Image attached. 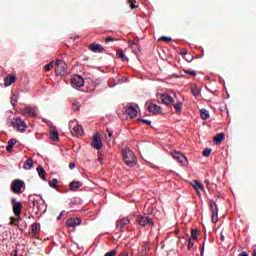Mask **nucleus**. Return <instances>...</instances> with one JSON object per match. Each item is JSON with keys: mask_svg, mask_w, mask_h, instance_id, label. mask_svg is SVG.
Listing matches in <instances>:
<instances>
[{"mask_svg": "<svg viewBox=\"0 0 256 256\" xmlns=\"http://www.w3.org/2000/svg\"><path fill=\"white\" fill-rule=\"evenodd\" d=\"M122 157L128 167H135L137 165V158L129 147L122 149Z\"/></svg>", "mask_w": 256, "mask_h": 256, "instance_id": "obj_1", "label": "nucleus"}, {"mask_svg": "<svg viewBox=\"0 0 256 256\" xmlns=\"http://www.w3.org/2000/svg\"><path fill=\"white\" fill-rule=\"evenodd\" d=\"M69 129L75 137H81L83 135V126L79 125L76 119L69 122Z\"/></svg>", "mask_w": 256, "mask_h": 256, "instance_id": "obj_2", "label": "nucleus"}, {"mask_svg": "<svg viewBox=\"0 0 256 256\" xmlns=\"http://www.w3.org/2000/svg\"><path fill=\"white\" fill-rule=\"evenodd\" d=\"M138 225H140V227H154L155 222H153V218H150L148 216H138L136 219Z\"/></svg>", "mask_w": 256, "mask_h": 256, "instance_id": "obj_3", "label": "nucleus"}, {"mask_svg": "<svg viewBox=\"0 0 256 256\" xmlns=\"http://www.w3.org/2000/svg\"><path fill=\"white\" fill-rule=\"evenodd\" d=\"M25 187V182L23 180H14L12 183H11V190L13 191V193H16V194H21L23 193V189Z\"/></svg>", "mask_w": 256, "mask_h": 256, "instance_id": "obj_4", "label": "nucleus"}, {"mask_svg": "<svg viewBox=\"0 0 256 256\" xmlns=\"http://www.w3.org/2000/svg\"><path fill=\"white\" fill-rule=\"evenodd\" d=\"M22 209H23V204H21L20 201H17L16 198H12V210L15 217H18V219H21Z\"/></svg>", "mask_w": 256, "mask_h": 256, "instance_id": "obj_5", "label": "nucleus"}, {"mask_svg": "<svg viewBox=\"0 0 256 256\" xmlns=\"http://www.w3.org/2000/svg\"><path fill=\"white\" fill-rule=\"evenodd\" d=\"M56 75H65L67 73V63L63 60H56Z\"/></svg>", "mask_w": 256, "mask_h": 256, "instance_id": "obj_6", "label": "nucleus"}, {"mask_svg": "<svg viewBox=\"0 0 256 256\" xmlns=\"http://www.w3.org/2000/svg\"><path fill=\"white\" fill-rule=\"evenodd\" d=\"M71 85L74 89H81L85 85V80L83 76L75 75L71 78Z\"/></svg>", "mask_w": 256, "mask_h": 256, "instance_id": "obj_7", "label": "nucleus"}, {"mask_svg": "<svg viewBox=\"0 0 256 256\" xmlns=\"http://www.w3.org/2000/svg\"><path fill=\"white\" fill-rule=\"evenodd\" d=\"M131 223V220L129 218L124 217L116 222V229L120 231V233H123L125 231V227Z\"/></svg>", "mask_w": 256, "mask_h": 256, "instance_id": "obj_8", "label": "nucleus"}, {"mask_svg": "<svg viewBox=\"0 0 256 256\" xmlns=\"http://www.w3.org/2000/svg\"><path fill=\"white\" fill-rule=\"evenodd\" d=\"M12 125L18 129V131H27V124L25 123V121H23V119L21 118H16L13 122Z\"/></svg>", "mask_w": 256, "mask_h": 256, "instance_id": "obj_9", "label": "nucleus"}, {"mask_svg": "<svg viewBox=\"0 0 256 256\" xmlns=\"http://www.w3.org/2000/svg\"><path fill=\"white\" fill-rule=\"evenodd\" d=\"M158 99H160V101H162L164 105H173V103H175V100L173 99V97H171V95L167 93L160 94L158 96Z\"/></svg>", "mask_w": 256, "mask_h": 256, "instance_id": "obj_10", "label": "nucleus"}, {"mask_svg": "<svg viewBox=\"0 0 256 256\" xmlns=\"http://www.w3.org/2000/svg\"><path fill=\"white\" fill-rule=\"evenodd\" d=\"M210 209L212 212V223H215V217L219 215V208L217 207V202L214 200H210Z\"/></svg>", "mask_w": 256, "mask_h": 256, "instance_id": "obj_11", "label": "nucleus"}, {"mask_svg": "<svg viewBox=\"0 0 256 256\" xmlns=\"http://www.w3.org/2000/svg\"><path fill=\"white\" fill-rule=\"evenodd\" d=\"M22 115H24V117H37V110L33 107H27L22 109Z\"/></svg>", "mask_w": 256, "mask_h": 256, "instance_id": "obj_12", "label": "nucleus"}, {"mask_svg": "<svg viewBox=\"0 0 256 256\" xmlns=\"http://www.w3.org/2000/svg\"><path fill=\"white\" fill-rule=\"evenodd\" d=\"M81 223H83V220H81V218H69L66 221V227L71 229V227H76V225H81Z\"/></svg>", "mask_w": 256, "mask_h": 256, "instance_id": "obj_13", "label": "nucleus"}, {"mask_svg": "<svg viewBox=\"0 0 256 256\" xmlns=\"http://www.w3.org/2000/svg\"><path fill=\"white\" fill-rule=\"evenodd\" d=\"M92 147H94V149H97L99 151V149H103V141H101V138H99V135H94L93 140H92Z\"/></svg>", "mask_w": 256, "mask_h": 256, "instance_id": "obj_14", "label": "nucleus"}, {"mask_svg": "<svg viewBox=\"0 0 256 256\" xmlns=\"http://www.w3.org/2000/svg\"><path fill=\"white\" fill-rule=\"evenodd\" d=\"M125 113L129 119H135V117H137V109L133 106L126 107Z\"/></svg>", "mask_w": 256, "mask_h": 256, "instance_id": "obj_15", "label": "nucleus"}, {"mask_svg": "<svg viewBox=\"0 0 256 256\" xmlns=\"http://www.w3.org/2000/svg\"><path fill=\"white\" fill-rule=\"evenodd\" d=\"M172 157L179 161V163H187V157H185V155L181 154L180 152L174 151L172 153Z\"/></svg>", "mask_w": 256, "mask_h": 256, "instance_id": "obj_16", "label": "nucleus"}, {"mask_svg": "<svg viewBox=\"0 0 256 256\" xmlns=\"http://www.w3.org/2000/svg\"><path fill=\"white\" fill-rule=\"evenodd\" d=\"M89 49L93 53H103L104 51V48L103 46H101V44H90Z\"/></svg>", "mask_w": 256, "mask_h": 256, "instance_id": "obj_17", "label": "nucleus"}, {"mask_svg": "<svg viewBox=\"0 0 256 256\" xmlns=\"http://www.w3.org/2000/svg\"><path fill=\"white\" fill-rule=\"evenodd\" d=\"M41 231V224L39 223H33L32 224V237L37 238V235H39V232Z\"/></svg>", "mask_w": 256, "mask_h": 256, "instance_id": "obj_18", "label": "nucleus"}, {"mask_svg": "<svg viewBox=\"0 0 256 256\" xmlns=\"http://www.w3.org/2000/svg\"><path fill=\"white\" fill-rule=\"evenodd\" d=\"M80 187H83V182L81 181L70 182V191H77Z\"/></svg>", "mask_w": 256, "mask_h": 256, "instance_id": "obj_19", "label": "nucleus"}, {"mask_svg": "<svg viewBox=\"0 0 256 256\" xmlns=\"http://www.w3.org/2000/svg\"><path fill=\"white\" fill-rule=\"evenodd\" d=\"M148 111H150V113L159 114L161 113V107L156 104H150L148 106Z\"/></svg>", "mask_w": 256, "mask_h": 256, "instance_id": "obj_20", "label": "nucleus"}, {"mask_svg": "<svg viewBox=\"0 0 256 256\" xmlns=\"http://www.w3.org/2000/svg\"><path fill=\"white\" fill-rule=\"evenodd\" d=\"M33 167H35V165L33 164V158H28L25 162H24V169L26 171H31V169H33Z\"/></svg>", "mask_w": 256, "mask_h": 256, "instance_id": "obj_21", "label": "nucleus"}, {"mask_svg": "<svg viewBox=\"0 0 256 256\" xmlns=\"http://www.w3.org/2000/svg\"><path fill=\"white\" fill-rule=\"evenodd\" d=\"M36 171H37L40 179H42V181H47V178L45 177V168H43V166H38L36 168Z\"/></svg>", "mask_w": 256, "mask_h": 256, "instance_id": "obj_22", "label": "nucleus"}, {"mask_svg": "<svg viewBox=\"0 0 256 256\" xmlns=\"http://www.w3.org/2000/svg\"><path fill=\"white\" fill-rule=\"evenodd\" d=\"M192 186L194 187L195 191H205V186L199 181L194 180L192 182Z\"/></svg>", "mask_w": 256, "mask_h": 256, "instance_id": "obj_23", "label": "nucleus"}, {"mask_svg": "<svg viewBox=\"0 0 256 256\" xmlns=\"http://www.w3.org/2000/svg\"><path fill=\"white\" fill-rule=\"evenodd\" d=\"M200 117L201 119H203V121H207V119L211 117V115L209 114V110L202 108L200 110Z\"/></svg>", "mask_w": 256, "mask_h": 256, "instance_id": "obj_24", "label": "nucleus"}, {"mask_svg": "<svg viewBox=\"0 0 256 256\" xmlns=\"http://www.w3.org/2000/svg\"><path fill=\"white\" fill-rule=\"evenodd\" d=\"M13 83H15V76H7L4 79L5 87H9L10 85H13Z\"/></svg>", "mask_w": 256, "mask_h": 256, "instance_id": "obj_25", "label": "nucleus"}, {"mask_svg": "<svg viewBox=\"0 0 256 256\" xmlns=\"http://www.w3.org/2000/svg\"><path fill=\"white\" fill-rule=\"evenodd\" d=\"M174 109H175L177 115H181V111H183V102L177 101L174 104Z\"/></svg>", "mask_w": 256, "mask_h": 256, "instance_id": "obj_26", "label": "nucleus"}, {"mask_svg": "<svg viewBox=\"0 0 256 256\" xmlns=\"http://www.w3.org/2000/svg\"><path fill=\"white\" fill-rule=\"evenodd\" d=\"M116 55L122 59V61L128 63L129 62V58L125 55V53L123 52V50L119 49L116 52Z\"/></svg>", "mask_w": 256, "mask_h": 256, "instance_id": "obj_27", "label": "nucleus"}, {"mask_svg": "<svg viewBox=\"0 0 256 256\" xmlns=\"http://www.w3.org/2000/svg\"><path fill=\"white\" fill-rule=\"evenodd\" d=\"M50 139H52V141H59V133L57 132L56 128L52 129L50 133Z\"/></svg>", "mask_w": 256, "mask_h": 256, "instance_id": "obj_28", "label": "nucleus"}, {"mask_svg": "<svg viewBox=\"0 0 256 256\" xmlns=\"http://www.w3.org/2000/svg\"><path fill=\"white\" fill-rule=\"evenodd\" d=\"M223 139H225V134L219 133L214 137V143H216V145H219L221 144V141H223Z\"/></svg>", "mask_w": 256, "mask_h": 256, "instance_id": "obj_29", "label": "nucleus"}, {"mask_svg": "<svg viewBox=\"0 0 256 256\" xmlns=\"http://www.w3.org/2000/svg\"><path fill=\"white\" fill-rule=\"evenodd\" d=\"M105 137H106L107 143H109L113 138V131H111V129L107 128L106 132H105Z\"/></svg>", "mask_w": 256, "mask_h": 256, "instance_id": "obj_30", "label": "nucleus"}, {"mask_svg": "<svg viewBox=\"0 0 256 256\" xmlns=\"http://www.w3.org/2000/svg\"><path fill=\"white\" fill-rule=\"evenodd\" d=\"M18 99H19V95L17 93L12 94L10 98V103L13 107H15Z\"/></svg>", "mask_w": 256, "mask_h": 256, "instance_id": "obj_31", "label": "nucleus"}, {"mask_svg": "<svg viewBox=\"0 0 256 256\" xmlns=\"http://www.w3.org/2000/svg\"><path fill=\"white\" fill-rule=\"evenodd\" d=\"M19 221H21V218H15V217H11L10 218V225H19Z\"/></svg>", "mask_w": 256, "mask_h": 256, "instance_id": "obj_32", "label": "nucleus"}, {"mask_svg": "<svg viewBox=\"0 0 256 256\" xmlns=\"http://www.w3.org/2000/svg\"><path fill=\"white\" fill-rule=\"evenodd\" d=\"M72 107L74 111H79L81 109V103L75 101L73 102Z\"/></svg>", "mask_w": 256, "mask_h": 256, "instance_id": "obj_33", "label": "nucleus"}, {"mask_svg": "<svg viewBox=\"0 0 256 256\" xmlns=\"http://www.w3.org/2000/svg\"><path fill=\"white\" fill-rule=\"evenodd\" d=\"M192 95H194V97H199V95H201V90H199V88H192Z\"/></svg>", "mask_w": 256, "mask_h": 256, "instance_id": "obj_34", "label": "nucleus"}, {"mask_svg": "<svg viewBox=\"0 0 256 256\" xmlns=\"http://www.w3.org/2000/svg\"><path fill=\"white\" fill-rule=\"evenodd\" d=\"M211 151V148H206L205 150H203L202 155L204 157H209V155H211Z\"/></svg>", "mask_w": 256, "mask_h": 256, "instance_id": "obj_35", "label": "nucleus"}, {"mask_svg": "<svg viewBox=\"0 0 256 256\" xmlns=\"http://www.w3.org/2000/svg\"><path fill=\"white\" fill-rule=\"evenodd\" d=\"M158 41H165L166 43H169V41H172V38L167 36H162L158 39Z\"/></svg>", "mask_w": 256, "mask_h": 256, "instance_id": "obj_36", "label": "nucleus"}, {"mask_svg": "<svg viewBox=\"0 0 256 256\" xmlns=\"http://www.w3.org/2000/svg\"><path fill=\"white\" fill-rule=\"evenodd\" d=\"M192 239L197 240L199 238V232L197 230H192Z\"/></svg>", "mask_w": 256, "mask_h": 256, "instance_id": "obj_37", "label": "nucleus"}, {"mask_svg": "<svg viewBox=\"0 0 256 256\" xmlns=\"http://www.w3.org/2000/svg\"><path fill=\"white\" fill-rule=\"evenodd\" d=\"M185 73L187 75H191L192 77H195V75H197V72L195 70H185Z\"/></svg>", "mask_w": 256, "mask_h": 256, "instance_id": "obj_38", "label": "nucleus"}, {"mask_svg": "<svg viewBox=\"0 0 256 256\" xmlns=\"http://www.w3.org/2000/svg\"><path fill=\"white\" fill-rule=\"evenodd\" d=\"M16 143H17V139H15V138H12V139H10V140L8 141V145H9L10 147H13Z\"/></svg>", "mask_w": 256, "mask_h": 256, "instance_id": "obj_39", "label": "nucleus"}, {"mask_svg": "<svg viewBox=\"0 0 256 256\" xmlns=\"http://www.w3.org/2000/svg\"><path fill=\"white\" fill-rule=\"evenodd\" d=\"M117 255V250H111L107 252L104 256H115Z\"/></svg>", "mask_w": 256, "mask_h": 256, "instance_id": "obj_40", "label": "nucleus"}, {"mask_svg": "<svg viewBox=\"0 0 256 256\" xmlns=\"http://www.w3.org/2000/svg\"><path fill=\"white\" fill-rule=\"evenodd\" d=\"M51 67H53V62L45 65V71H51Z\"/></svg>", "mask_w": 256, "mask_h": 256, "instance_id": "obj_41", "label": "nucleus"}, {"mask_svg": "<svg viewBox=\"0 0 256 256\" xmlns=\"http://www.w3.org/2000/svg\"><path fill=\"white\" fill-rule=\"evenodd\" d=\"M138 121H141L142 123H145L146 125H151V120H147V119H138Z\"/></svg>", "mask_w": 256, "mask_h": 256, "instance_id": "obj_42", "label": "nucleus"}, {"mask_svg": "<svg viewBox=\"0 0 256 256\" xmlns=\"http://www.w3.org/2000/svg\"><path fill=\"white\" fill-rule=\"evenodd\" d=\"M194 245H195V243L193 242V240L189 239L188 240V248L191 249Z\"/></svg>", "mask_w": 256, "mask_h": 256, "instance_id": "obj_43", "label": "nucleus"}, {"mask_svg": "<svg viewBox=\"0 0 256 256\" xmlns=\"http://www.w3.org/2000/svg\"><path fill=\"white\" fill-rule=\"evenodd\" d=\"M63 215H65V210H63L57 217V221H61V217H63Z\"/></svg>", "mask_w": 256, "mask_h": 256, "instance_id": "obj_44", "label": "nucleus"}, {"mask_svg": "<svg viewBox=\"0 0 256 256\" xmlns=\"http://www.w3.org/2000/svg\"><path fill=\"white\" fill-rule=\"evenodd\" d=\"M49 186L52 187V189H57V184L53 182H49Z\"/></svg>", "mask_w": 256, "mask_h": 256, "instance_id": "obj_45", "label": "nucleus"}, {"mask_svg": "<svg viewBox=\"0 0 256 256\" xmlns=\"http://www.w3.org/2000/svg\"><path fill=\"white\" fill-rule=\"evenodd\" d=\"M111 41H114L113 37L109 36L106 38V43H111Z\"/></svg>", "mask_w": 256, "mask_h": 256, "instance_id": "obj_46", "label": "nucleus"}, {"mask_svg": "<svg viewBox=\"0 0 256 256\" xmlns=\"http://www.w3.org/2000/svg\"><path fill=\"white\" fill-rule=\"evenodd\" d=\"M13 150V146H9V144L6 146V151L11 152Z\"/></svg>", "mask_w": 256, "mask_h": 256, "instance_id": "obj_47", "label": "nucleus"}, {"mask_svg": "<svg viewBox=\"0 0 256 256\" xmlns=\"http://www.w3.org/2000/svg\"><path fill=\"white\" fill-rule=\"evenodd\" d=\"M118 256H129V253H127V251H123Z\"/></svg>", "mask_w": 256, "mask_h": 256, "instance_id": "obj_48", "label": "nucleus"}, {"mask_svg": "<svg viewBox=\"0 0 256 256\" xmlns=\"http://www.w3.org/2000/svg\"><path fill=\"white\" fill-rule=\"evenodd\" d=\"M75 167H76L75 163L72 162L69 164V169H75Z\"/></svg>", "mask_w": 256, "mask_h": 256, "instance_id": "obj_49", "label": "nucleus"}, {"mask_svg": "<svg viewBox=\"0 0 256 256\" xmlns=\"http://www.w3.org/2000/svg\"><path fill=\"white\" fill-rule=\"evenodd\" d=\"M203 253H205V244H202V251H201V255H203Z\"/></svg>", "mask_w": 256, "mask_h": 256, "instance_id": "obj_50", "label": "nucleus"}, {"mask_svg": "<svg viewBox=\"0 0 256 256\" xmlns=\"http://www.w3.org/2000/svg\"><path fill=\"white\" fill-rule=\"evenodd\" d=\"M130 7H131V9H136L137 8V6H135V3H131Z\"/></svg>", "mask_w": 256, "mask_h": 256, "instance_id": "obj_51", "label": "nucleus"}, {"mask_svg": "<svg viewBox=\"0 0 256 256\" xmlns=\"http://www.w3.org/2000/svg\"><path fill=\"white\" fill-rule=\"evenodd\" d=\"M98 161H99L100 163H103V157L99 156V157H98Z\"/></svg>", "mask_w": 256, "mask_h": 256, "instance_id": "obj_52", "label": "nucleus"}, {"mask_svg": "<svg viewBox=\"0 0 256 256\" xmlns=\"http://www.w3.org/2000/svg\"><path fill=\"white\" fill-rule=\"evenodd\" d=\"M240 256H249L247 252H243Z\"/></svg>", "mask_w": 256, "mask_h": 256, "instance_id": "obj_53", "label": "nucleus"}, {"mask_svg": "<svg viewBox=\"0 0 256 256\" xmlns=\"http://www.w3.org/2000/svg\"><path fill=\"white\" fill-rule=\"evenodd\" d=\"M183 55H187V50H182Z\"/></svg>", "mask_w": 256, "mask_h": 256, "instance_id": "obj_54", "label": "nucleus"}, {"mask_svg": "<svg viewBox=\"0 0 256 256\" xmlns=\"http://www.w3.org/2000/svg\"><path fill=\"white\" fill-rule=\"evenodd\" d=\"M221 239L222 241H225V236L223 234H221Z\"/></svg>", "mask_w": 256, "mask_h": 256, "instance_id": "obj_55", "label": "nucleus"}, {"mask_svg": "<svg viewBox=\"0 0 256 256\" xmlns=\"http://www.w3.org/2000/svg\"><path fill=\"white\" fill-rule=\"evenodd\" d=\"M204 183H205L206 185H209V180H205Z\"/></svg>", "mask_w": 256, "mask_h": 256, "instance_id": "obj_56", "label": "nucleus"}, {"mask_svg": "<svg viewBox=\"0 0 256 256\" xmlns=\"http://www.w3.org/2000/svg\"><path fill=\"white\" fill-rule=\"evenodd\" d=\"M196 192H197V195H201V191L200 190H198Z\"/></svg>", "mask_w": 256, "mask_h": 256, "instance_id": "obj_57", "label": "nucleus"}, {"mask_svg": "<svg viewBox=\"0 0 256 256\" xmlns=\"http://www.w3.org/2000/svg\"><path fill=\"white\" fill-rule=\"evenodd\" d=\"M130 45H133V41H129Z\"/></svg>", "mask_w": 256, "mask_h": 256, "instance_id": "obj_58", "label": "nucleus"}, {"mask_svg": "<svg viewBox=\"0 0 256 256\" xmlns=\"http://www.w3.org/2000/svg\"><path fill=\"white\" fill-rule=\"evenodd\" d=\"M44 123H47V120L46 119H43Z\"/></svg>", "mask_w": 256, "mask_h": 256, "instance_id": "obj_59", "label": "nucleus"}, {"mask_svg": "<svg viewBox=\"0 0 256 256\" xmlns=\"http://www.w3.org/2000/svg\"><path fill=\"white\" fill-rule=\"evenodd\" d=\"M53 181H54V183H57V179H54Z\"/></svg>", "mask_w": 256, "mask_h": 256, "instance_id": "obj_60", "label": "nucleus"}, {"mask_svg": "<svg viewBox=\"0 0 256 256\" xmlns=\"http://www.w3.org/2000/svg\"><path fill=\"white\" fill-rule=\"evenodd\" d=\"M253 256H256V251H254Z\"/></svg>", "mask_w": 256, "mask_h": 256, "instance_id": "obj_61", "label": "nucleus"}, {"mask_svg": "<svg viewBox=\"0 0 256 256\" xmlns=\"http://www.w3.org/2000/svg\"><path fill=\"white\" fill-rule=\"evenodd\" d=\"M217 221V219L215 220V216H214V222L213 223H215Z\"/></svg>", "mask_w": 256, "mask_h": 256, "instance_id": "obj_62", "label": "nucleus"}, {"mask_svg": "<svg viewBox=\"0 0 256 256\" xmlns=\"http://www.w3.org/2000/svg\"><path fill=\"white\" fill-rule=\"evenodd\" d=\"M110 87H115V84H114V85H112V86H110Z\"/></svg>", "mask_w": 256, "mask_h": 256, "instance_id": "obj_63", "label": "nucleus"}, {"mask_svg": "<svg viewBox=\"0 0 256 256\" xmlns=\"http://www.w3.org/2000/svg\"><path fill=\"white\" fill-rule=\"evenodd\" d=\"M0 227H3V225L0 224Z\"/></svg>", "mask_w": 256, "mask_h": 256, "instance_id": "obj_64", "label": "nucleus"}]
</instances>
